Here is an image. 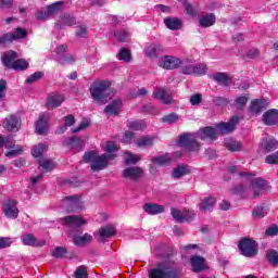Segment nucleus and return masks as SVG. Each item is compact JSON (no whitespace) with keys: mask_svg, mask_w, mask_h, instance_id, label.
Masks as SVG:
<instances>
[{"mask_svg":"<svg viewBox=\"0 0 278 278\" xmlns=\"http://www.w3.org/2000/svg\"><path fill=\"white\" fill-rule=\"evenodd\" d=\"M239 121L240 118L238 116H232L229 122L219 123L216 127L223 135L231 134V131L236 129V125H238Z\"/></svg>","mask_w":278,"mask_h":278,"instance_id":"ddd939ff","label":"nucleus"},{"mask_svg":"<svg viewBox=\"0 0 278 278\" xmlns=\"http://www.w3.org/2000/svg\"><path fill=\"white\" fill-rule=\"evenodd\" d=\"M64 225H67V227H75V230H68L67 236L68 238H72L74 244L76 247H86L87 244H90L92 242V235L85 233L84 236H78L77 233H80L79 228L81 225H86V219L79 215H73V216H65L62 218Z\"/></svg>","mask_w":278,"mask_h":278,"instance_id":"f257e3e1","label":"nucleus"},{"mask_svg":"<svg viewBox=\"0 0 278 278\" xmlns=\"http://www.w3.org/2000/svg\"><path fill=\"white\" fill-rule=\"evenodd\" d=\"M118 149H121L114 141H108L104 148V151L109 153V155H114Z\"/></svg>","mask_w":278,"mask_h":278,"instance_id":"49530a36","label":"nucleus"},{"mask_svg":"<svg viewBox=\"0 0 278 278\" xmlns=\"http://www.w3.org/2000/svg\"><path fill=\"white\" fill-rule=\"evenodd\" d=\"M159 66L161 68H165V71H173L181 66V59L172 55H165L159 61Z\"/></svg>","mask_w":278,"mask_h":278,"instance_id":"6e6552de","label":"nucleus"},{"mask_svg":"<svg viewBox=\"0 0 278 278\" xmlns=\"http://www.w3.org/2000/svg\"><path fill=\"white\" fill-rule=\"evenodd\" d=\"M63 205L67 207V212H77V210L81 208V198L79 195L66 197Z\"/></svg>","mask_w":278,"mask_h":278,"instance_id":"f8f14e48","label":"nucleus"},{"mask_svg":"<svg viewBox=\"0 0 278 278\" xmlns=\"http://www.w3.org/2000/svg\"><path fill=\"white\" fill-rule=\"evenodd\" d=\"M75 278H88V270L86 269L85 266H79L75 273H74Z\"/></svg>","mask_w":278,"mask_h":278,"instance_id":"6e6d98bb","label":"nucleus"},{"mask_svg":"<svg viewBox=\"0 0 278 278\" xmlns=\"http://www.w3.org/2000/svg\"><path fill=\"white\" fill-rule=\"evenodd\" d=\"M67 251L64 247H56L54 251H52V257H56L58 260H62L66 255Z\"/></svg>","mask_w":278,"mask_h":278,"instance_id":"603ef678","label":"nucleus"},{"mask_svg":"<svg viewBox=\"0 0 278 278\" xmlns=\"http://www.w3.org/2000/svg\"><path fill=\"white\" fill-rule=\"evenodd\" d=\"M111 86L112 83L109 80L93 83L90 87L92 99L98 103H105L108 99H112L114 97V90H112Z\"/></svg>","mask_w":278,"mask_h":278,"instance_id":"20e7f679","label":"nucleus"},{"mask_svg":"<svg viewBox=\"0 0 278 278\" xmlns=\"http://www.w3.org/2000/svg\"><path fill=\"white\" fill-rule=\"evenodd\" d=\"M238 248L245 257H255L257 255V243L252 239H241Z\"/></svg>","mask_w":278,"mask_h":278,"instance_id":"39448f33","label":"nucleus"},{"mask_svg":"<svg viewBox=\"0 0 278 278\" xmlns=\"http://www.w3.org/2000/svg\"><path fill=\"white\" fill-rule=\"evenodd\" d=\"M251 186L254 192V197H260V193L264 192V190L268 188V182L263 178H255L252 180Z\"/></svg>","mask_w":278,"mask_h":278,"instance_id":"aec40b11","label":"nucleus"},{"mask_svg":"<svg viewBox=\"0 0 278 278\" xmlns=\"http://www.w3.org/2000/svg\"><path fill=\"white\" fill-rule=\"evenodd\" d=\"M213 103L219 108H225V105H229V99L217 97L213 100Z\"/></svg>","mask_w":278,"mask_h":278,"instance_id":"680f3d73","label":"nucleus"},{"mask_svg":"<svg viewBox=\"0 0 278 278\" xmlns=\"http://www.w3.org/2000/svg\"><path fill=\"white\" fill-rule=\"evenodd\" d=\"M42 72H35L34 74L29 75L26 79V84H36L39 79H42Z\"/></svg>","mask_w":278,"mask_h":278,"instance_id":"5fc2aeb1","label":"nucleus"},{"mask_svg":"<svg viewBox=\"0 0 278 278\" xmlns=\"http://www.w3.org/2000/svg\"><path fill=\"white\" fill-rule=\"evenodd\" d=\"M268 105V101L264 99L253 100L250 106V112H252V114H262V112H264Z\"/></svg>","mask_w":278,"mask_h":278,"instance_id":"a211bd4d","label":"nucleus"},{"mask_svg":"<svg viewBox=\"0 0 278 278\" xmlns=\"http://www.w3.org/2000/svg\"><path fill=\"white\" fill-rule=\"evenodd\" d=\"M17 58H18V53H16L14 50H10L4 52V54L1 58V62L3 66H5L7 68H12Z\"/></svg>","mask_w":278,"mask_h":278,"instance_id":"412c9836","label":"nucleus"},{"mask_svg":"<svg viewBox=\"0 0 278 278\" xmlns=\"http://www.w3.org/2000/svg\"><path fill=\"white\" fill-rule=\"evenodd\" d=\"M143 173L144 170L142 169V167H127L123 170L122 177H124L125 179H131L132 181H138V179L142 177Z\"/></svg>","mask_w":278,"mask_h":278,"instance_id":"4468645a","label":"nucleus"},{"mask_svg":"<svg viewBox=\"0 0 278 278\" xmlns=\"http://www.w3.org/2000/svg\"><path fill=\"white\" fill-rule=\"evenodd\" d=\"M182 269L175 266V262H162L156 267L148 270L149 278H181Z\"/></svg>","mask_w":278,"mask_h":278,"instance_id":"7ed1b4c3","label":"nucleus"},{"mask_svg":"<svg viewBox=\"0 0 278 278\" xmlns=\"http://www.w3.org/2000/svg\"><path fill=\"white\" fill-rule=\"evenodd\" d=\"M191 266L193 268V273H201V270H205V268H207V266H205V258L201 256H192Z\"/></svg>","mask_w":278,"mask_h":278,"instance_id":"393cba45","label":"nucleus"},{"mask_svg":"<svg viewBox=\"0 0 278 278\" xmlns=\"http://www.w3.org/2000/svg\"><path fill=\"white\" fill-rule=\"evenodd\" d=\"M249 101V98L247 97H239L236 99L235 103H236V106L238 108V110H242V108H244V105H247Z\"/></svg>","mask_w":278,"mask_h":278,"instance_id":"e2e57ef3","label":"nucleus"},{"mask_svg":"<svg viewBox=\"0 0 278 278\" xmlns=\"http://www.w3.org/2000/svg\"><path fill=\"white\" fill-rule=\"evenodd\" d=\"M11 245H12V239L8 237H0V250L8 249Z\"/></svg>","mask_w":278,"mask_h":278,"instance_id":"69168bd1","label":"nucleus"},{"mask_svg":"<svg viewBox=\"0 0 278 278\" xmlns=\"http://www.w3.org/2000/svg\"><path fill=\"white\" fill-rule=\"evenodd\" d=\"M14 144H15L14 137L9 136L4 139L5 149H14Z\"/></svg>","mask_w":278,"mask_h":278,"instance_id":"338daca9","label":"nucleus"},{"mask_svg":"<svg viewBox=\"0 0 278 278\" xmlns=\"http://www.w3.org/2000/svg\"><path fill=\"white\" fill-rule=\"evenodd\" d=\"M39 166H41L46 173H51V170L55 168V163H53L51 160H43L39 161Z\"/></svg>","mask_w":278,"mask_h":278,"instance_id":"79ce46f5","label":"nucleus"},{"mask_svg":"<svg viewBox=\"0 0 278 278\" xmlns=\"http://www.w3.org/2000/svg\"><path fill=\"white\" fill-rule=\"evenodd\" d=\"M2 212L7 218H18V202L9 199L2 203Z\"/></svg>","mask_w":278,"mask_h":278,"instance_id":"423d86ee","label":"nucleus"},{"mask_svg":"<svg viewBox=\"0 0 278 278\" xmlns=\"http://www.w3.org/2000/svg\"><path fill=\"white\" fill-rule=\"evenodd\" d=\"M100 238H112L116 233V228L112 225H108L99 229Z\"/></svg>","mask_w":278,"mask_h":278,"instance_id":"2f4dec72","label":"nucleus"},{"mask_svg":"<svg viewBox=\"0 0 278 278\" xmlns=\"http://www.w3.org/2000/svg\"><path fill=\"white\" fill-rule=\"evenodd\" d=\"M21 240L26 247H45L47 244V241L38 240L33 233L22 235Z\"/></svg>","mask_w":278,"mask_h":278,"instance_id":"dca6fc26","label":"nucleus"},{"mask_svg":"<svg viewBox=\"0 0 278 278\" xmlns=\"http://www.w3.org/2000/svg\"><path fill=\"white\" fill-rule=\"evenodd\" d=\"M189 101L191 105H201V103L203 102V96L201 93H195L190 97Z\"/></svg>","mask_w":278,"mask_h":278,"instance_id":"052dcab7","label":"nucleus"},{"mask_svg":"<svg viewBox=\"0 0 278 278\" xmlns=\"http://www.w3.org/2000/svg\"><path fill=\"white\" fill-rule=\"evenodd\" d=\"M37 21H49L51 16L49 15V11H47V8H42L36 13Z\"/></svg>","mask_w":278,"mask_h":278,"instance_id":"3c124183","label":"nucleus"},{"mask_svg":"<svg viewBox=\"0 0 278 278\" xmlns=\"http://www.w3.org/2000/svg\"><path fill=\"white\" fill-rule=\"evenodd\" d=\"M36 132L39 136H47L49 129V113H42L39 115V119L35 124Z\"/></svg>","mask_w":278,"mask_h":278,"instance_id":"9b49d317","label":"nucleus"},{"mask_svg":"<svg viewBox=\"0 0 278 278\" xmlns=\"http://www.w3.org/2000/svg\"><path fill=\"white\" fill-rule=\"evenodd\" d=\"M179 121V115L175 113H170L161 118L162 123H167V125H173V123H177Z\"/></svg>","mask_w":278,"mask_h":278,"instance_id":"a18cd8bd","label":"nucleus"},{"mask_svg":"<svg viewBox=\"0 0 278 278\" xmlns=\"http://www.w3.org/2000/svg\"><path fill=\"white\" fill-rule=\"evenodd\" d=\"M11 42H14V38L12 37V33H7L0 36V46L5 47L8 45H11Z\"/></svg>","mask_w":278,"mask_h":278,"instance_id":"09e8293b","label":"nucleus"},{"mask_svg":"<svg viewBox=\"0 0 278 278\" xmlns=\"http://www.w3.org/2000/svg\"><path fill=\"white\" fill-rule=\"evenodd\" d=\"M170 214L177 223H188L194 219V212L193 211H179L177 208H172Z\"/></svg>","mask_w":278,"mask_h":278,"instance_id":"1a4fd4ad","label":"nucleus"},{"mask_svg":"<svg viewBox=\"0 0 278 278\" xmlns=\"http://www.w3.org/2000/svg\"><path fill=\"white\" fill-rule=\"evenodd\" d=\"M205 73H207V65L205 63L193 65V75H205Z\"/></svg>","mask_w":278,"mask_h":278,"instance_id":"de8ad7c7","label":"nucleus"},{"mask_svg":"<svg viewBox=\"0 0 278 278\" xmlns=\"http://www.w3.org/2000/svg\"><path fill=\"white\" fill-rule=\"evenodd\" d=\"M46 10L48 11L49 16H55L58 12H62V2H54L48 7H46Z\"/></svg>","mask_w":278,"mask_h":278,"instance_id":"72a5a7b5","label":"nucleus"},{"mask_svg":"<svg viewBox=\"0 0 278 278\" xmlns=\"http://www.w3.org/2000/svg\"><path fill=\"white\" fill-rule=\"evenodd\" d=\"M267 260L269 264H273L274 266L278 264V253L275 250H270L267 253Z\"/></svg>","mask_w":278,"mask_h":278,"instance_id":"4d7b16f0","label":"nucleus"},{"mask_svg":"<svg viewBox=\"0 0 278 278\" xmlns=\"http://www.w3.org/2000/svg\"><path fill=\"white\" fill-rule=\"evenodd\" d=\"M213 79H215L217 84H222V86H229V77L225 73H216L213 75Z\"/></svg>","mask_w":278,"mask_h":278,"instance_id":"4c0bfd02","label":"nucleus"},{"mask_svg":"<svg viewBox=\"0 0 278 278\" xmlns=\"http://www.w3.org/2000/svg\"><path fill=\"white\" fill-rule=\"evenodd\" d=\"M262 122L264 125L273 126L278 123V110L271 109L265 112L262 116Z\"/></svg>","mask_w":278,"mask_h":278,"instance_id":"f3484780","label":"nucleus"},{"mask_svg":"<svg viewBox=\"0 0 278 278\" xmlns=\"http://www.w3.org/2000/svg\"><path fill=\"white\" fill-rule=\"evenodd\" d=\"M197 138H200L201 140H206V138H208V140H216V129L213 127H205L198 131V136L188 132L180 135L178 144L179 147L187 149V151H199L201 144L197 141Z\"/></svg>","mask_w":278,"mask_h":278,"instance_id":"f03ea898","label":"nucleus"},{"mask_svg":"<svg viewBox=\"0 0 278 278\" xmlns=\"http://www.w3.org/2000/svg\"><path fill=\"white\" fill-rule=\"evenodd\" d=\"M268 214V211H266V207L264 206H257L253 210L252 216L254 218H264Z\"/></svg>","mask_w":278,"mask_h":278,"instance_id":"8fccbe9b","label":"nucleus"},{"mask_svg":"<svg viewBox=\"0 0 278 278\" xmlns=\"http://www.w3.org/2000/svg\"><path fill=\"white\" fill-rule=\"evenodd\" d=\"M215 204H216V198H213V197L204 198L202 200V203L200 204V210H202V212H212V207H214Z\"/></svg>","mask_w":278,"mask_h":278,"instance_id":"c756f323","label":"nucleus"},{"mask_svg":"<svg viewBox=\"0 0 278 278\" xmlns=\"http://www.w3.org/2000/svg\"><path fill=\"white\" fill-rule=\"evenodd\" d=\"M137 147H153L152 137H142L137 141Z\"/></svg>","mask_w":278,"mask_h":278,"instance_id":"864d4df0","label":"nucleus"},{"mask_svg":"<svg viewBox=\"0 0 278 278\" xmlns=\"http://www.w3.org/2000/svg\"><path fill=\"white\" fill-rule=\"evenodd\" d=\"M60 24L66 25L67 27H73V25H77V18L72 14L65 13L60 16Z\"/></svg>","mask_w":278,"mask_h":278,"instance_id":"7c9ffc66","label":"nucleus"},{"mask_svg":"<svg viewBox=\"0 0 278 278\" xmlns=\"http://www.w3.org/2000/svg\"><path fill=\"white\" fill-rule=\"evenodd\" d=\"M190 170H188V167L186 165H179L178 167H175L173 170V177L174 179H180V177H184L188 175Z\"/></svg>","mask_w":278,"mask_h":278,"instance_id":"473e14b6","label":"nucleus"},{"mask_svg":"<svg viewBox=\"0 0 278 278\" xmlns=\"http://www.w3.org/2000/svg\"><path fill=\"white\" fill-rule=\"evenodd\" d=\"M2 127H4L7 131H18V127H21V119L16 117V115H9L4 118Z\"/></svg>","mask_w":278,"mask_h":278,"instance_id":"2eb2a0df","label":"nucleus"},{"mask_svg":"<svg viewBox=\"0 0 278 278\" xmlns=\"http://www.w3.org/2000/svg\"><path fill=\"white\" fill-rule=\"evenodd\" d=\"M277 144L278 142L275 139L265 137L261 140L260 147L263 151H266V153H270L277 149Z\"/></svg>","mask_w":278,"mask_h":278,"instance_id":"4be33fe9","label":"nucleus"},{"mask_svg":"<svg viewBox=\"0 0 278 278\" xmlns=\"http://www.w3.org/2000/svg\"><path fill=\"white\" fill-rule=\"evenodd\" d=\"M138 162H140V156L131 152H126V156H125L126 166H129L130 164H138Z\"/></svg>","mask_w":278,"mask_h":278,"instance_id":"ea45409f","label":"nucleus"},{"mask_svg":"<svg viewBox=\"0 0 278 278\" xmlns=\"http://www.w3.org/2000/svg\"><path fill=\"white\" fill-rule=\"evenodd\" d=\"M164 53V48L160 43H152L147 47L146 54L148 58H157Z\"/></svg>","mask_w":278,"mask_h":278,"instance_id":"b1692460","label":"nucleus"},{"mask_svg":"<svg viewBox=\"0 0 278 278\" xmlns=\"http://www.w3.org/2000/svg\"><path fill=\"white\" fill-rule=\"evenodd\" d=\"M265 233H266V236H277L278 226L277 225L270 226L269 228L266 229Z\"/></svg>","mask_w":278,"mask_h":278,"instance_id":"774afa93","label":"nucleus"},{"mask_svg":"<svg viewBox=\"0 0 278 278\" xmlns=\"http://www.w3.org/2000/svg\"><path fill=\"white\" fill-rule=\"evenodd\" d=\"M153 98L160 99V101L166 105L173 103V96H170V92L166 91L164 88H156L153 92Z\"/></svg>","mask_w":278,"mask_h":278,"instance_id":"6ab92c4d","label":"nucleus"},{"mask_svg":"<svg viewBox=\"0 0 278 278\" xmlns=\"http://www.w3.org/2000/svg\"><path fill=\"white\" fill-rule=\"evenodd\" d=\"M118 60H123L124 62H131V51L127 48H122L118 53Z\"/></svg>","mask_w":278,"mask_h":278,"instance_id":"c03bdc74","label":"nucleus"},{"mask_svg":"<svg viewBox=\"0 0 278 278\" xmlns=\"http://www.w3.org/2000/svg\"><path fill=\"white\" fill-rule=\"evenodd\" d=\"M45 151H47V146L45 143H39L33 148L31 155L34 157H40Z\"/></svg>","mask_w":278,"mask_h":278,"instance_id":"a19ab883","label":"nucleus"},{"mask_svg":"<svg viewBox=\"0 0 278 278\" xmlns=\"http://www.w3.org/2000/svg\"><path fill=\"white\" fill-rule=\"evenodd\" d=\"M226 148L228 149V151H241L242 143L238 141H230L226 143Z\"/></svg>","mask_w":278,"mask_h":278,"instance_id":"bf43d9fd","label":"nucleus"},{"mask_svg":"<svg viewBox=\"0 0 278 278\" xmlns=\"http://www.w3.org/2000/svg\"><path fill=\"white\" fill-rule=\"evenodd\" d=\"M115 38H117V40L119 42H128L129 40V33L122 30V31H117L114 34Z\"/></svg>","mask_w":278,"mask_h":278,"instance_id":"13d9d810","label":"nucleus"},{"mask_svg":"<svg viewBox=\"0 0 278 278\" xmlns=\"http://www.w3.org/2000/svg\"><path fill=\"white\" fill-rule=\"evenodd\" d=\"M152 164H156L157 166H166V164H170V157L167 155H161L152 159Z\"/></svg>","mask_w":278,"mask_h":278,"instance_id":"58836bf2","label":"nucleus"},{"mask_svg":"<svg viewBox=\"0 0 278 278\" xmlns=\"http://www.w3.org/2000/svg\"><path fill=\"white\" fill-rule=\"evenodd\" d=\"M27 29L17 27L14 29L13 33H11V36L13 37L14 40H23V38H27Z\"/></svg>","mask_w":278,"mask_h":278,"instance_id":"c9c22d12","label":"nucleus"},{"mask_svg":"<svg viewBox=\"0 0 278 278\" xmlns=\"http://www.w3.org/2000/svg\"><path fill=\"white\" fill-rule=\"evenodd\" d=\"M65 99L66 97H64V94L62 93L51 92L47 97L46 108L48 110L60 108V105H62V102L65 101Z\"/></svg>","mask_w":278,"mask_h":278,"instance_id":"9d476101","label":"nucleus"},{"mask_svg":"<svg viewBox=\"0 0 278 278\" xmlns=\"http://www.w3.org/2000/svg\"><path fill=\"white\" fill-rule=\"evenodd\" d=\"M110 160H116V154H101L96 156L91 163V170H103V168H108Z\"/></svg>","mask_w":278,"mask_h":278,"instance_id":"0eeeda50","label":"nucleus"},{"mask_svg":"<svg viewBox=\"0 0 278 278\" xmlns=\"http://www.w3.org/2000/svg\"><path fill=\"white\" fill-rule=\"evenodd\" d=\"M11 68L13 71H26V68H29V63L23 59H15Z\"/></svg>","mask_w":278,"mask_h":278,"instance_id":"f704fd0d","label":"nucleus"},{"mask_svg":"<svg viewBox=\"0 0 278 278\" xmlns=\"http://www.w3.org/2000/svg\"><path fill=\"white\" fill-rule=\"evenodd\" d=\"M200 27H212L216 23V15L214 13H208L200 16L199 18Z\"/></svg>","mask_w":278,"mask_h":278,"instance_id":"a878e982","label":"nucleus"},{"mask_svg":"<svg viewBox=\"0 0 278 278\" xmlns=\"http://www.w3.org/2000/svg\"><path fill=\"white\" fill-rule=\"evenodd\" d=\"M127 125L129 129H135V131H142L147 127L144 121H130Z\"/></svg>","mask_w":278,"mask_h":278,"instance_id":"e433bc0d","label":"nucleus"},{"mask_svg":"<svg viewBox=\"0 0 278 278\" xmlns=\"http://www.w3.org/2000/svg\"><path fill=\"white\" fill-rule=\"evenodd\" d=\"M266 164H278V151L265 157Z\"/></svg>","mask_w":278,"mask_h":278,"instance_id":"0e129e2a","label":"nucleus"},{"mask_svg":"<svg viewBox=\"0 0 278 278\" xmlns=\"http://www.w3.org/2000/svg\"><path fill=\"white\" fill-rule=\"evenodd\" d=\"M143 211L146 214H150L151 216H155L157 214H163L164 206L155 203H146L143 205Z\"/></svg>","mask_w":278,"mask_h":278,"instance_id":"5701e85b","label":"nucleus"},{"mask_svg":"<svg viewBox=\"0 0 278 278\" xmlns=\"http://www.w3.org/2000/svg\"><path fill=\"white\" fill-rule=\"evenodd\" d=\"M67 147L74 151H81L84 147V141L79 137H72L66 140Z\"/></svg>","mask_w":278,"mask_h":278,"instance_id":"c85d7f7f","label":"nucleus"},{"mask_svg":"<svg viewBox=\"0 0 278 278\" xmlns=\"http://www.w3.org/2000/svg\"><path fill=\"white\" fill-rule=\"evenodd\" d=\"M122 105L123 102L121 100H114L111 104L106 105L104 113L111 114V116H116L118 115Z\"/></svg>","mask_w":278,"mask_h":278,"instance_id":"bb28decb","label":"nucleus"},{"mask_svg":"<svg viewBox=\"0 0 278 278\" xmlns=\"http://www.w3.org/2000/svg\"><path fill=\"white\" fill-rule=\"evenodd\" d=\"M63 121L65 124L63 127H61L60 134H64V131H66L67 127H73V125H75V116L67 115V116L63 117Z\"/></svg>","mask_w":278,"mask_h":278,"instance_id":"37998d69","label":"nucleus"},{"mask_svg":"<svg viewBox=\"0 0 278 278\" xmlns=\"http://www.w3.org/2000/svg\"><path fill=\"white\" fill-rule=\"evenodd\" d=\"M164 24L167 27V29H172V30L181 29V20L177 17H166L164 20Z\"/></svg>","mask_w":278,"mask_h":278,"instance_id":"cd10ccee","label":"nucleus"}]
</instances>
